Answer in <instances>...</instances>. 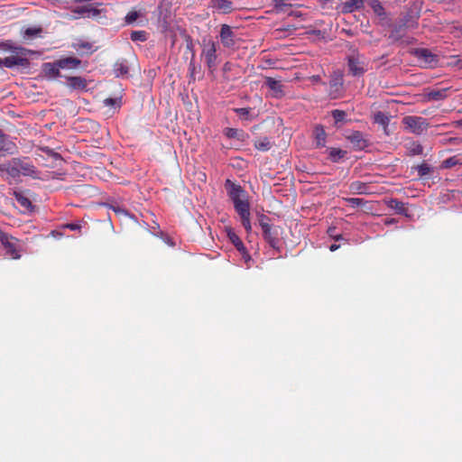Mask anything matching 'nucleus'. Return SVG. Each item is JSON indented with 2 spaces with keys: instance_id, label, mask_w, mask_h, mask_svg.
Returning a JSON list of instances; mask_svg holds the SVG:
<instances>
[{
  "instance_id": "obj_53",
  "label": "nucleus",
  "mask_w": 462,
  "mask_h": 462,
  "mask_svg": "<svg viewBox=\"0 0 462 462\" xmlns=\"http://www.w3.org/2000/svg\"><path fill=\"white\" fill-rule=\"evenodd\" d=\"M188 38H189V42H188L187 47H188L189 49H191V48H192V42H191V40H190V38H189V37H188Z\"/></svg>"
},
{
  "instance_id": "obj_51",
  "label": "nucleus",
  "mask_w": 462,
  "mask_h": 462,
  "mask_svg": "<svg viewBox=\"0 0 462 462\" xmlns=\"http://www.w3.org/2000/svg\"><path fill=\"white\" fill-rule=\"evenodd\" d=\"M398 32V30H395L394 32H392V34L390 35V38H394L395 41H397L400 36L399 35H395V33Z\"/></svg>"
},
{
  "instance_id": "obj_25",
  "label": "nucleus",
  "mask_w": 462,
  "mask_h": 462,
  "mask_svg": "<svg viewBox=\"0 0 462 462\" xmlns=\"http://www.w3.org/2000/svg\"><path fill=\"white\" fill-rule=\"evenodd\" d=\"M314 136L317 147H324L326 144L327 134L322 125H317L314 129Z\"/></svg>"
},
{
  "instance_id": "obj_36",
  "label": "nucleus",
  "mask_w": 462,
  "mask_h": 462,
  "mask_svg": "<svg viewBox=\"0 0 462 462\" xmlns=\"http://www.w3.org/2000/svg\"><path fill=\"white\" fill-rule=\"evenodd\" d=\"M225 134L228 138H236L239 140L244 135V132L236 128L227 127L225 129Z\"/></svg>"
},
{
  "instance_id": "obj_30",
  "label": "nucleus",
  "mask_w": 462,
  "mask_h": 462,
  "mask_svg": "<svg viewBox=\"0 0 462 462\" xmlns=\"http://www.w3.org/2000/svg\"><path fill=\"white\" fill-rule=\"evenodd\" d=\"M69 85L75 89H84L87 88V81L81 77H69L68 78Z\"/></svg>"
},
{
  "instance_id": "obj_16",
  "label": "nucleus",
  "mask_w": 462,
  "mask_h": 462,
  "mask_svg": "<svg viewBox=\"0 0 462 462\" xmlns=\"http://www.w3.org/2000/svg\"><path fill=\"white\" fill-rule=\"evenodd\" d=\"M60 66L58 61L54 62H45L42 66V70L44 77L48 79H55L60 76Z\"/></svg>"
},
{
  "instance_id": "obj_35",
  "label": "nucleus",
  "mask_w": 462,
  "mask_h": 462,
  "mask_svg": "<svg viewBox=\"0 0 462 462\" xmlns=\"http://www.w3.org/2000/svg\"><path fill=\"white\" fill-rule=\"evenodd\" d=\"M416 171H418V175L420 177H424L431 173L432 167H430L428 163H421L420 165H417L415 167Z\"/></svg>"
},
{
  "instance_id": "obj_50",
  "label": "nucleus",
  "mask_w": 462,
  "mask_h": 462,
  "mask_svg": "<svg viewBox=\"0 0 462 462\" xmlns=\"http://www.w3.org/2000/svg\"><path fill=\"white\" fill-rule=\"evenodd\" d=\"M189 69L191 71V76L193 77V73H194V70H195V66H194L193 60L190 61Z\"/></svg>"
},
{
  "instance_id": "obj_11",
  "label": "nucleus",
  "mask_w": 462,
  "mask_h": 462,
  "mask_svg": "<svg viewBox=\"0 0 462 462\" xmlns=\"http://www.w3.org/2000/svg\"><path fill=\"white\" fill-rule=\"evenodd\" d=\"M219 37L226 48H234L236 44L237 36L232 27L227 24L221 25Z\"/></svg>"
},
{
  "instance_id": "obj_20",
  "label": "nucleus",
  "mask_w": 462,
  "mask_h": 462,
  "mask_svg": "<svg viewBox=\"0 0 462 462\" xmlns=\"http://www.w3.org/2000/svg\"><path fill=\"white\" fill-rule=\"evenodd\" d=\"M212 7L223 14H230L233 10V2L230 0H212Z\"/></svg>"
},
{
  "instance_id": "obj_38",
  "label": "nucleus",
  "mask_w": 462,
  "mask_h": 462,
  "mask_svg": "<svg viewBox=\"0 0 462 462\" xmlns=\"http://www.w3.org/2000/svg\"><path fill=\"white\" fill-rule=\"evenodd\" d=\"M389 121H390L389 117L383 112H377L374 115V122L381 125H383V126L388 125Z\"/></svg>"
},
{
  "instance_id": "obj_12",
  "label": "nucleus",
  "mask_w": 462,
  "mask_h": 462,
  "mask_svg": "<svg viewBox=\"0 0 462 462\" xmlns=\"http://www.w3.org/2000/svg\"><path fill=\"white\" fill-rule=\"evenodd\" d=\"M263 236L268 245L273 249H279L280 240L276 228L271 224L263 225Z\"/></svg>"
},
{
  "instance_id": "obj_7",
  "label": "nucleus",
  "mask_w": 462,
  "mask_h": 462,
  "mask_svg": "<svg viewBox=\"0 0 462 462\" xmlns=\"http://www.w3.org/2000/svg\"><path fill=\"white\" fill-rule=\"evenodd\" d=\"M414 55L425 68H435L439 64L438 55L431 52L429 49L420 48L414 51Z\"/></svg>"
},
{
  "instance_id": "obj_15",
  "label": "nucleus",
  "mask_w": 462,
  "mask_h": 462,
  "mask_svg": "<svg viewBox=\"0 0 462 462\" xmlns=\"http://www.w3.org/2000/svg\"><path fill=\"white\" fill-rule=\"evenodd\" d=\"M17 150L16 144L5 134L0 136V157L14 154Z\"/></svg>"
},
{
  "instance_id": "obj_32",
  "label": "nucleus",
  "mask_w": 462,
  "mask_h": 462,
  "mask_svg": "<svg viewBox=\"0 0 462 462\" xmlns=\"http://www.w3.org/2000/svg\"><path fill=\"white\" fill-rule=\"evenodd\" d=\"M42 32V27H29L23 31V38L26 40L39 36Z\"/></svg>"
},
{
  "instance_id": "obj_4",
  "label": "nucleus",
  "mask_w": 462,
  "mask_h": 462,
  "mask_svg": "<svg viewBox=\"0 0 462 462\" xmlns=\"http://www.w3.org/2000/svg\"><path fill=\"white\" fill-rule=\"evenodd\" d=\"M328 93L332 99H337L344 96V74L340 69L334 70L331 73Z\"/></svg>"
},
{
  "instance_id": "obj_52",
  "label": "nucleus",
  "mask_w": 462,
  "mask_h": 462,
  "mask_svg": "<svg viewBox=\"0 0 462 462\" xmlns=\"http://www.w3.org/2000/svg\"><path fill=\"white\" fill-rule=\"evenodd\" d=\"M311 79L315 82H319L321 80V78L319 75H315L311 77Z\"/></svg>"
},
{
  "instance_id": "obj_22",
  "label": "nucleus",
  "mask_w": 462,
  "mask_h": 462,
  "mask_svg": "<svg viewBox=\"0 0 462 462\" xmlns=\"http://www.w3.org/2000/svg\"><path fill=\"white\" fill-rule=\"evenodd\" d=\"M114 71L117 77L129 74L130 63L125 59L118 60L114 65Z\"/></svg>"
},
{
  "instance_id": "obj_34",
  "label": "nucleus",
  "mask_w": 462,
  "mask_h": 462,
  "mask_svg": "<svg viewBox=\"0 0 462 462\" xmlns=\"http://www.w3.org/2000/svg\"><path fill=\"white\" fill-rule=\"evenodd\" d=\"M144 14L142 13L141 11H136V10H131L129 11L125 17V23L126 24H132L134 23L139 17L143 16Z\"/></svg>"
},
{
  "instance_id": "obj_47",
  "label": "nucleus",
  "mask_w": 462,
  "mask_h": 462,
  "mask_svg": "<svg viewBox=\"0 0 462 462\" xmlns=\"http://www.w3.org/2000/svg\"><path fill=\"white\" fill-rule=\"evenodd\" d=\"M269 221H270L269 217L264 214H262L259 217V225H260L261 228H263V224H270Z\"/></svg>"
},
{
  "instance_id": "obj_55",
  "label": "nucleus",
  "mask_w": 462,
  "mask_h": 462,
  "mask_svg": "<svg viewBox=\"0 0 462 462\" xmlns=\"http://www.w3.org/2000/svg\"><path fill=\"white\" fill-rule=\"evenodd\" d=\"M3 134H3L2 130L0 129V136H1V135H3Z\"/></svg>"
},
{
  "instance_id": "obj_46",
  "label": "nucleus",
  "mask_w": 462,
  "mask_h": 462,
  "mask_svg": "<svg viewBox=\"0 0 462 462\" xmlns=\"http://www.w3.org/2000/svg\"><path fill=\"white\" fill-rule=\"evenodd\" d=\"M336 231V227H330L328 230V235L333 237L335 240L338 241L340 239H342V236L341 235H336L335 233Z\"/></svg>"
},
{
  "instance_id": "obj_21",
  "label": "nucleus",
  "mask_w": 462,
  "mask_h": 462,
  "mask_svg": "<svg viewBox=\"0 0 462 462\" xmlns=\"http://www.w3.org/2000/svg\"><path fill=\"white\" fill-rule=\"evenodd\" d=\"M72 12L83 17H94L97 16L100 14V11L98 9L91 7L89 5L78 6L74 8Z\"/></svg>"
},
{
  "instance_id": "obj_3",
  "label": "nucleus",
  "mask_w": 462,
  "mask_h": 462,
  "mask_svg": "<svg viewBox=\"0 0 462 462\" xmlns=\"http://www.w3.org/2000/svg\"><path fill=\"white\" fill-rule=\"evenodd\" d=\"M225 189H226L227 195L232 200L236 212L245 208H250V203L247 199V192L241 185L227 179L225 181Z\"/></svg>"
},
{
  "instance_id": "obj_27",
  "label": "nucleus",
  "mask_w": 462,
  "mask_h": 462,
  "mask_svg": "<svg viewBox=\"0 0 462 462\" xmlns=\"http://www.w3.org/2000/svg\"><path fill=\"white\" fill-rule=\"evenodd\" d=\"M346 151L339 148H329L328 149V159L334 162H339L346 155Z\"/></svg>"
},
{
  "instance_id": "obj_23",
  "label": "nucleus",
  "mask_w": 462,
  "mask_h": 462,
  "mask_svg": "<svg viewBox=\"0 0 462 462\" xmlns=\"http://www.w3.org/2000/svg\"><path fill=\"white\" fill-rule=\"evenodd\" d=\"M448 88L431 89L426 93L425 97L429 101H439L448 97Z\"/></svg>"
},
{
  "instance_id": "obj_29",
  "label": "nucleus",
  "mask_w": 462,
  "mask_h": 462,
  "mask_svg": "<svg viewBox=\"0 0 462 462\" xmlns=\"http://www.w3.org/2000/svg\"><path fill=\"white\" fill-rule=\"evenodd\" d=\"M254 146L259 151L267 152L272 148V143L268 137L264 136L256 139L254 143Z\"/></svg>"
},
{
  "instance_id": "obj_24",
  "label": "nucleus",
  "mask_w": 462,
  "mask_h": 462,
  "mask_svg": "<svg viewBox=\"0 0 462 462\" xmlns=\"http://www.w3.org/2000/svg\"><path fill=\"white\" fill-rule=\"evenodd\" d=\"M388 208L394 209L398 214L407 216V208L405 204L397 199H390L385 201Z\"/></svg>"
},
{
  "instance_id": "obj_48",
  "label": "nucleus",
  "mask_w": 462,
  "mask_h": 462,
  "mask_svg": "<svg viewBox=\"0 0 462 462\" xmlns=\"http://www.w3.org/2000/svg\"><path fill=\"white\" fill-rule=\"evenodd\" d=\"M397 223V220L395 218H386L384 220V224L386 226H389V225H393V224H396Z\"/></svg>"
},
{
  "instance_id": "obj_31",
  "label": "nucleus",
  "mask_w": 462,
  "mask_h": 462,
  "mask_svg": "<svg viewBox=\"0 0 462 462\" xmlns=\"http://www.w3.org/2000/svg\"><path fill=\"white\" fill-rule=\"evenodd\" d=\"M368 5H370V7L373 9L374 13L377 16L385 18L386 14H385L384 8L379 0H368Z\"/></svg>"
},
{
  "instance_id": "obj_13",
  "label": "nucleus",
  "mask_w": 462,
  "mask_h": 462,
  "mask_svg": "<svg viewBox=\"0 0 462 462\" xmlns=\"http://www.w3.org/2000/svg\"><path fill=\"white\" fill-rule=\"evenodd\" d=\"M13 196L14 197L15 200L17 201L21 212L23 213H29L33 211L34 206L32 205L28 194L24 190H14Z\"/></svg>"
},
{
  "instance_id": "obj_43",
  "label": "nucleus",
  "mask_w": 462,
  "mask_h": 462,
  "mask_svg": "<svg viewBox=\"0 0 462 462\" xmlns=\"http://www.w3.org/2000/svg\"><path fill=\"white\" fill-rule=\"evenodd\" d=\"M457 162H458V160L457 159V157L453 156V157H449V158L446 159L442 164H443V167H445V168H451V167L457 165Z\"/></svg>"
},
{
  "instance_id": "obj_17",
  "label": "nucleus",
  "mask_w": 462,
  "mask_h": 462,
  "mask_svg": "<svg viewBox=\"0 0 462 462\" xmlns=\"http://www.w3.org/2000/svg\"><path fill=\"white\" fill-rule=\"evenodd\" d=\"M228 238L235 245V247L243 254L244 258H245L246 261L251 259L249 254L246 251L245 246L244 245V243L236 233H234L233 231H229Z\"/></svg>"
},
{
  "instance_id": "obj_6",
  "label": "nucleus",
  "mask_w": 462,
  "mask_h": 462,
  "mask_svg": "<svg viewBox=\"0 0 462 462\" xmlns=\"http://www.w3.org/2000/svg\"><path fill=\"white\" fill-rule=\"evenodd\" d=\"M406 131L420 135L426 131L430 125L426 118L417 116H406L402 119Z\"/></svg>"
},
{
  "instance_id": "obj_10",
  "label": "nucleus",
  "mask_w": 462,
  "mask_h": 462,
  "mask_svg": "<svg viewBox=\"0 0 462 462\" xmlns=\"http://www.w3.org/2000/svg\"><path fill=\"white\" fill-rule=\"evenodd\" d=\"M346 139L350 142L353 149L356 151L364 150L369 145V141L360 131H350L347 134H346Z\"/></svg>"
},
{
  "instance_id": "obj_19",
  "label": "nucleus",
  "mask_w": 462,
  "mask_h": 462,
  "mask_svg": "<svg viewBox=\"0 0 462 462\" xmlns=\"http://www.w3.org/2000/svg\"><path fill=\"white\" fill-rule=\"evenodd\" d=\"M364 0H345L341 5V11L344 14L352 13L364 7Z\"/></svg>"
},
{
  "instance_id": "obj_2",
  "label": "nucleus",
  "mask_w": 462,
  "mask_h": 462,
  "mask_svg": "<svg viewBox=\"0 0 462 462\" xmlns=\"http://www.w3.org/2000/svg\"><path fill=\"white\" fill-rule=\"evenodd\" d=\"M6 171L13 178L19 177L20 175L29 176L32 179L38 178L37 169L28 158L12 159L7 164Z\"/></svg>"
},
{
  "instance_id": "obj_1",
  "label": "nucleus",
  "mask_w": 462,
  "mask_h": 462,
  "mask_svg": "<svg viewBox=\"0 0 462 462\" xmlns=\"http://www.w3.org/2000/svg\"><path fill=\"white\" fill-rule=\"evenodd\" d=\"M5 50L11 51V55L0 58V67L13 69L14 67H21L27 69L30 66L28 55L33 54L34 51L21 46H13L6 42L4 44Z\"/></svg>"
},
{
  "instance_id": "obj_39",
  "label": "nucleus",
  "mask_w": 462,
  "mask_h": 462,
  "mask_svg": "<svg viewBox=\"0 0 462 462\" xmlns=\"http://www.w3.org/2000/svg\"><path fill=\"white\" fill-rule=\"evenodd\" d=\"M273 5L276 12H285L286 9L291 6L290 4H287L284 0H273Z\"/></svg>"
},
{
  "instance_id": "obj_18",
  "label": "nucleus",
  "mask_w": 462,
  "mask_h": 462,
  "mask_svg": "<svg viewBox=\"0 0 462 462\" xmlns=\"http://www.w3.org/2000/svg\"><path fill=\"white\" fill-rule=\"evenodd\" d=\"M265 85L273 92L275 97H281L284 95L283 86L281 80H276L273 78L267 77L265 79Z\"/></svg>"
},
{
  "instance_id": "obj_54",
  "label": "nucleus",
  "mask_w": 462,
  "mask_h": 462,
  "mask_svg": "<svg viewBox=\"0 0 462 462\" xmlns=\"http://www.w3.org/2000/svg\"><path fill=\"white\" fill-rule=\"evenodd\" d=\"M51 235H52L53 236H55L56 235H58V236H61V234H60V233H58V232H56V231H52V232H51Z\"/></svg>"
},
{
  "instance_id": "obj_42",
  "label": "nucleus",
  "mask_w": 462,
  "mask_h": 462,
  "mask_svg": "<svg viewBox=\"0 0 462 462\" xmlns=\"http://www.w3.org/2000/svg\"><path fill=\"white\" fill-rule=\"evenodd\" d=\"M252 108L250 107H241V108H235L234 111L236 115H238L239 116L245 118V119H248L249 118V115H250V112H251Z\"/></svg>"
},
{
  "instance_id": "obj_8",
  "label": "nucleus",
  "mask_w": 462,
  "mask_h": 462,
  "mask_svg": "<svg viewBox=\"0 0 462 462\" xmlns=\"http://www.w3.org/2000/svg\"><path fill=\"white\" fill-rule=\"evenodd\" d=\"M217 42L209 40L208 42L204 44L202 50V56L205 58V62L210 70H214L217 66Z\"/></svg>"
},
{
  "instance_id": "obj_37",
  "label": "nucleus",
  "mask_w": 462,
  "mask_h": 462,
  "mask_svg": "<svg viewBox=\"0 0 462 462\" xmlns=\"http://www.w3.org/2000/svg\"><path fill=\"white\" fill-rule=\"evenodd\" d=\"M408 149L410 155H420L423 152L422 145L416 142L411 143Z\"/></svg>"
},
{
  "instance_id": "obj_5",
  "label": "nucleus",
  "mask_w": 462,
  "mask_h": 462,
  "mask_svg": "<svg viewBox=\"0 0 462 462\" xmlns=\"http://www.w3.org/2000/svg\"><path fill=\"white\" fill-rule=\"evenodd\" d=\"M368 62L358 52H353L347 56V68L353 77L363 76L368 69Z\"/></svg>"
},
{
  "instance_id": "obj_14",
  "label": "nucleus",
  "mask_w": 462,
  "mask_h": 462,
  "mask_svg": "<svg viewBox=\"0 0 462 462\" xmlns=\"http://www.w3.org/2000/svg\"><path fill=\"white\" fill-rule=\"evenodd\" d=\"M348 189H349V192L352 194L369 195V194L374 193V191L372 189V186L369 183L363 182L360 180L352 181L349 184Z\"/></svg>"
},
{
  "instance_id": "obj_26",
  "label": "nucleus",
  "mask_w": 462,
  "mask_h": 462,
  "mask_svg": "<svg viewBox=\"0 0 462 462\" xmlns=\"http://www.w3.org/2000/svg\"><path fill=\"white\" fill-rule=\"evenodd\" d=\"M236 213L239 215V217L241 218V223H242L243 226L245 227V229L246 230V232L250 233L252 231V226H251V220H250V216H251L250 208H245V209L237 211Z\"/></svg>"
},
{
  "instance_id": "obj_28",
  "label": "nucleus",
  "mask_w": 462,
  "mask_h": 462,
  "mask_svg": "<svg viewBox=\"0 0 462 462\" xmlns=\"http://www.w3.org/2000/svg\"><path fill=\"white\" fill-rule=\"evenodd\" d=\"M60 69L77 68L81 61L77 58H64L57 60Z\"/></svg>"
},
{
  "instance_id": "obj_33",
  "label": "nucleus",
  "mask_w": 462,
  "mask_h": 462,
  "mask_svg": "<svg viewBox=\"0 0 462 462\" xmlns=\"http://www.w3.org/2000/svg\"><path fill=\"white\" fill-rule=\"evenodd\" d=\"M148 32L145 31H133L130 34V39L133 42H144L148 40Z\"/></svg>"
},
{
  "instance_id": "obj_9",
  "label": "nucleus",
  "mask_w": 462,
  "mask_h": 462,
  "mask_svg": "<svg viewBox=\"0 0 462 462\" xmlns=\"http://www.w3.org/2000/svg\"><path fill=\"white\" fill-rule=\"evenodd\" d=\"M0 241L5 250V254L12 259L20 258L17 250V240L5 233H0Z\"/></svg>"
},
{
  "instance_id": "obj_45",
  "label": "nucleus",
  "mask_w": 462,
  "mask_h": 462,
  "mask_svg": "<svg viewBox=\"0 0 462 462\" xmlns=\"http://www.w3.org/2000/svg\"><path fill=\"white\" fill-rule=\"evenodd\" d=\"M61 228H68L72 231H80L81 225L79 223H68L61 226Z\"/></svg>"
},
{
  "instance_id": "obj_40",
  "label": "nucleus",
  "mask_w": 462,
  "mask_h": 462,
  "mask_svg": "<svg viewBox=\"0 0 462 462\" xmlns=\"http://www.w3.org/2000/svg\"><path fill=\"white\" fill-rule=\"evenodd\" d=\"M331 115L336 124L343 122L346 116V113L344 110L339 109L332 110Z\"/></svg>"
},
{
  "instance_id": "obj_41",
  "label": "nucleus",
  "mask_w": 462,
  "mask_h": 462,
  "mask_svg": "<svg viewBox=\"0 0 462 462\" xmlns=\"http://www.w3.org/2000/svg\"><path fill=\"white\" fill-rule=\"evenodd\" d=\"M345 200L353 208L365 205V201L360 198H346Z\"/></svg>"
},
{
  "instance_id": "obj_44",
  "label": "nucleus",
  "mask_w": 462,
  "mask_h": 462,
  "mask_svg": "<svg viewBox=\"0 0 462 462\" xmlns=\"http://www.w3.org/2000/svg\"><path fill=\"white\" fill-rule=\"evenodd\" d=\"M104 103H105V105H106V106H120V105H121V98H112V97L106 98V99L104 100Z\"/></svg>"
},
{
  "instance_id": "obj_49",
  "label": "nucleus",
  "mask_w": 462,
  "mask_h": 462,
  "mask_svg": "<svg viewBox=\"0 0 462 462\" xmlns=\"http://www.w3.org/2000/svg\"><path fill=\"white\" fill-rule=\"evenodd\" d=\"M338 248H339V245H337V244H332V245L329 246V250H330L331 252H334V251L337 250Z\"/></svg>"
}]
</instances>
